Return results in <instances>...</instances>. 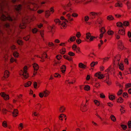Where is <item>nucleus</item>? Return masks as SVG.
<instances>
[{"label":"nucleus","mask_w":131,"mask_h":131,"mask_svg":"<svg viewBox=\"0 0 131 131\" xmlns=\"http://www.w3.org/2000/svg\"><path fill=\"white\" fill-rule=\"evenodd\" d=\"M102 22V20L100 19H98L96 21V24L98 23L99 24H101Z\"/></svg>","instance_id":"obj_55"},{"label":"nucleus","mask_w":131,"mask_h":131,"mask_svg":"<svg viewBox=\"0 0 131 131\" xmlns=\"http://www.w3.org/2000/svg\"><path fill=\"white\" fill-rule=\"evenodd\" d=\"M61 56L60 55L58 54L56 56V58L58 60H59L61 59Z\"/></svg>","instance_id":"obj_62"},{"label":"nucleus","mask_w":131,"mask_h":131,"mask_svg":"<svg viewBox=\"0 0 131 131\" xmlns=\"http://www.w3.org/2000/svg\"><path fill=\"white\" fill-rule=\"evenodd\" d=\"M21 5L20 4L16 6L15 8L16 10L18 11L20 10L21 9Z\"/></svg>","instance_id":"obj_26"},{"label":"nucleus","mask_w":131,"mask_h":131,"mask_svg":"<svg viewBox=\"0 0 131 131\" xmlns=\"http://www.w3.org/2000/svg\"><path fill=\"white\" fill-rule=\"evenodd\" d=\"M30 22L29 18L28 16H26L22 20V23L19 25V27L21 29L25 28L27 24L29 23Z\"/></svg>","instance_id":"obj_6"},{"label":"nucleus","mask_w":131,"mask_h":131,"mask_svg":"<svg viewBox=\"0 0 131 131\" xmlns=\"http://www.w3.org/2000/svg\"><path fill=\"white\" fill-rule=\"evenodd\" d=\"M24 127L23 125V123H20L18 126V129L19 130H21Z\"/></svg>","instance_id":"obj_45"},{"label":"nucleus","mask_w":131,"mask_h":131,"mask_svg":"<svg viewBox=\"0 0 131 131\" xmlns=\"http://www.w3.org/2000/svg\"><path fill=\"white\" fill-rule=\"evenodd\" d=\"M84 90L86 91H88L90 90V87L88 85H85L84 87Z\"/></svg>","instance_id":"obj_32"},{"label":"nucleus","mask_w":131,"mask_h":131,"mask_svg":"<svg viewBox=\"0 0 131 131\" xmlns=\"http://www.w3.org/2000/svg\"><path fill=\"white\" fill-rule=\"evenodd\" d=\"M76 39V37L75 36H72L71 37L70 39L68 40V41L69 42H73Z\"/></svg>","instance_id":"obj_18"},{"label":"nucleus","mask_w":131,"mask_h":131,"mask_svg":"<svg viewBox=\"0 0 131 131\" xmlns=\"http://www.w3.org/2000/svg\"><path fill=\"white\" fill-rule=\"evenodd\" d=\"M66 116V115H64V114H61L60 117H59V119L60 120H63L62 118Z\"/></svg>","instance_id":"obj_61"},{"label":"nucleus","mask_w":131,"mask_h":131,"mask_svg":"<svg viewBox=\"0 0 131 131\" xmlns=\"http://www.w3.org/2000/svg\"><path fill=\"white\" fill-rule=\"evenodd\" d=\"M3 126L5 127H6L7 126V124L6 122L5 121H4L2 123Z\"/></svg>","instance_id":"obj_57"},{"label":"nucleus","mask_w":131,"mask_h":131,"mask_svg":"<svg viewBox=\"0 0 131 131\" xmlns=\"http://www.w3.org/2000/svg\"><path fill=\"white\" fill-rule=\"evenodd\" d=\"M129 25V22L127 21H124L123 24V26L125 27L128 26Z\"/></svg>","instance_id":"obj_36"},{"label":"nucleus","mask_w":131,"mask_h":131,"mask_svg":"<svg viewBox=\"0 0 131 131\" xmlns=\"http://www.w3.org/2000/svg\"><path fill=\"white\" fill-rule=\"evenodd\" d=\"M60 19L62 20L61 21L59 19H56L54 20V22L56 24L60 25L61 28H66L67 26V23L68 22V21L67 19H65L63 16H61Z\"/></svg>","instance_id":"obj_2"},{"label":"nucleus","mask_w":131,"mask_h":131,"mask_svg":"<svg viewBox=\"0 0 131 131\" xmlns=\"http://www.w3.org/2000/svg\"><path fill=\"white\" fill-rule=\"evenodd\" d=\"M95 104L97 106H99L100 104V102L99 101L95 100L94 101Z\"/></svg>","instance_id":"obj_54"},{"label":"nucleus","mask_w":131,"mask_h":131,"mask_svg":"<svg viewBox=\"0 0 131 131\" xmlns=\"http://www.w3.org/2000/svg\"><path fill=\"white\" fill-rule=\"evenodd\" d=\"M78 14L76 13H73L71 14V16L74 17H77L78 16Z\"/></svg>","instance_id":"obj_53"},{"label":"nucleus","mask_w":131,"mask_h":131,"mask_svg":"<svg viewBox=\"0 0 131 131\" xmlns=\"http://www.w3.org/2000/svg\"><path fill=\"white\" fill-rule=\"evenodd\" d=\"M68 54L71 56H73L75 55V53L71 51H70L69 52Z\"/></svg>","instance_id":"obj_58"},{"label":"nucleus","mask_w":131,"mask_h":131,"mask_svg":"<svg viewBox=\"0 0 131 131\" xmlns=\"http://www.w3.org/2000/svg\"><path fill=\"white\" fill-rule=\"evenodd\" d=\"M100 32L101 33L104 34L105 32V30L104 27H102L100 29Z\"/></svg>","instance_id":"obj_48"},{"label":"nucleus","mask_w":131,"mask_h":131,"mask_svg":"<svg viewBox=\"0 0 131 131\" xmlns=\"http://www.w3.org/2000/svg\"><path fill=\"white\" fill-rule=\"evenodd\" d=\"M109 98L110 100H113L115 99V97L113 95H109Z\"/></svg>","instance_id":"obj_42"},{"label":"nucleus","mask_w":131,"mask_h":131,"mask_svg":"<svg viewBox=\"0 0 131 131\" xmlns=\"http://www.w3.org/2000/svg\"><path fill=\"white\" fill-rule=\"evenodd\" d=\"M121 126L122 129L124 130H125L127 128V126L125 125H122Z\"/></svg>","instance_id":"obj_63"},{"label":"nucleus","mask_w":131,"mask_h":131,"mask_svg":"<svg viewBox=\"0 0 131 131\" xmlns=\"http://www.w3.org/2000/svg\"><path fill=\"white\" fill-rule=\"evenodd\" d=\"M48 46L49 47H51V49H53V47L54 46V44L51 42H48Z\"/></svg>","instance_id":"obj_37"},{"label":"nucleus","mask_w":131,"mask_h":131,"mask_svg":"<svg viewBox=\"0 0 131 131\" xmlns=\"http://www.w3.org/2000/svg\"><path fill=\"white\" fill-rule=\"evenodd\" d=\"M41 105L40 104H38L36 105V108L37 109H40L41 107Z\"/></svg>","instance_id":"obj_59"},{"label":"nucleus","mask_w":131,"mask_h":131,"mask_svg":"<svg viewBox=\"0 0 131 131\" xmlns=\"http://www.w3.org/2000/svg\"><path fill=\"white\" fill-rule=\"evenodd\" d=\"M98 62L97 61L94 62V61L92 62L91 63V67H93L95 65H97V64Z\"/></svg>","instance_id":"obj_41"},{"label":"nucleus","mask_w":131,"mask_h":131,"mask_svg":"<svg viewBox=\"0 0 131 131\" xmlns=\"http://www.w3.org/2000/svg\"><path fill=\"white\" fill-rule=\"evenodd\" d=\"M19 53L17 51H14L13 53V56L15 58H18L19 56Z\"/></svg>","instance_id":"obj_39"},{"label":"nucleus","mask_w":131,"mask_h":131,"mask_svg":"<svg viewBox=\"0 0 131 131\" xmlns=\"http://www.w3.org/2000/svg\"><path fill=\"white\" fill-rule=\"evenodd\" d=\"M119 69L121 70H123L124 69V66L123 64L120 63L119 65Z\"/></svg>","instance_id":"obj_40"},{"label":"nucleus","mask_w":131,"mask_h":131,"mask_svg":"<svg viewBox=\"0 0 131 131\" xmlns=\"http://www.w3.org/2000/svg\"><path fill=\"white\" fill-rule=\"evenodd\" d=\"M5 28H6V29L7 32V33L8 34H10V31L12 32L11 28L9 24L8 23H6L5 24L4 26Z\"/></svg>","instance_id":"obj_11"},{"label":"nucleus","mask_w":131,"mask_h":131,"mask_svg":"<svg viewBox=\"0 0 131 131\" xmlns=\"http://www.w3.org/2000/svg\"><path fill=\"white\" fill-rule=\"evenodd\" d=\"M107 19L109 21L113 20H114L113 17L112 15H109L107 17Z\"/></svg>","instance_id":"obj_25"},{"label":"nucleus","mask_w":131,"mask_h":131,"mask_svg":"<svg viewBox=\"0 0 131 131\" xmlns=\"http://www.w3.org/2000/svg\"><path fill=\"white\" fill-rule=\"evenodd\" d=\"M1 95L5 100H7L9 99V96L5 94L4 92H2L0 94Z\"/></svg>","instance_id":"obj_13"},{"label":"nucleus","mask_w":131,"mask_h":131,"mask_svg":"<svg viewBox=\"0 0 131 131\" xmlns=\"http://www.w3.org/2000/svg\"><path fill=\"white\" fill-rule=\"evenodd\" d=\"M54 76L55 77L60 78L61 76L60 74L58 73H56L54 74Z\"/></svg>","instance_id":"obj_60"},{"label":"nucleus","mask_w":131,"mask_h":131,"mask_svg":"<svg viewBox=\"0 0 131 131\" xmlns=\"http://www.w3.org/2000/svg\"><path fill=\"white\" fill-rule=\"evenodd\" d=\"M107 34L109 35H112L114 34V32L113 31L110 30L108 31Z\"/></svg>","instance_id":"obj_43"},{"label":"nucleus","mask_w":131,"mask_h":131,"mask_svg":"<svg viewBox=\"0 0 131 131\" xmlns=\"http://www.w3.org/2000/svg\"><path fill=\"white\" fill-rule=\"evenodd\" d=\"M123 102V100L121 97H119L117 100V102L121 103Z\"/></svg>","instance_id":"obj_47"},{"label":"nucleus","mask_w":131,"mask_h":131,"mask_svg":"<svg viewBox=\"0 0 131 131\" xmlns=\"http://www.w3.org/2000/svg\"><path fill=\"white\" fill-rule=\"evenodd\" d=\"M120 58L121 56L120 55H117L115 56L114 60V64L118 65Z\"/></svg>","instance_id":"obj_9"},{"label":"nucleus","mask_w":131,"mask_h":131,"mask_svg":"<svg viewBox=\"0 0 131 131\" xmlns=\"http://www.w3.org/2000/svg\"><path fill=\"white\" fill-rule=\"evenodd\" d=\"M66 70V67L65 66L63 65L61 68V71L63 73H64Z\"/></svg>","instance_id":"obj_33"},{"label":"nucleus","mask_w":131,"mask_h":131,"mask_svg":"<svg viewBox=\"0 0 131 131\" xmlns=\"http://www.w3.org/2000/svg\"><path fill=\"white\" fill-rule=\"evenodd\" d=\"M118 33L121 35H124L125 34V30L122 29H120L118 31Z\"/></svg>","instance_id":"obj_19"},{"label":"nucleus","mask_w":131,"mask_h":131,"mask_svg":"<svg viewBox=\"0 0 131 131\" xmlns=\"http://www.w3.org/2000/svg\"><path fill=\"white\" fill-rule=\"evenodd\" d=\"M9 76V71L7 70L5 71L4 77L5 78H8Z\"/></svg>","instance_id":"obj_24"},{"label":"nucleus","mask_w":131,"mask_h":131,"mask_svg":"<svg viewBox=\"0 0 131 131\" xmlns=\"http://www.w3.org/2000/svg\"><path fill=\"white\" fill-rule=\"evenodd\" d=\"M89 19V17L88 16H85L84 17V20L86 24L89 25L90 23L88 21Z\"/></svg>","instance_id":"obj_21"},{"label":"nucleus","mask_w":131,"mask_h":131,"mask_svg":"<svg viewBox=\"0 0 131 131\" xmlns=\"http://www.w3.org/2000/svg\"><path fill=\"white\" fill-rule=\"evenodd\" d=\"M72 4L70 3V1L69 3L65 5L63 4L62 5L63 8L65 11L63 12L62 14L63 15L66 14L67 12L72 13L74 11L71 7Z\"/></svg>","instance_id":"obj_4"},{"label":"nucleus","mask_w":131,"mask_h":131,"mask_svg":"<svg viewBox=\"0 0 131 131\" xmlns=\"http://www.w3.org/2000/svg\"><path fill=\"white\" fill-rule=\"evenodd\" d=\"M98 13L95 12H91V19H93L95 18Z\"/></svg>","instance_id":"obj_17"},{"label":"nucleus","mask_w":131,"mask_h":131,"mask_svg":"<svg viewBox=\"0 0 131 131\" xmlns=\"http://www.w3.org/2000/svg\"><path fill=\"white\" fill-rule=\"evenodd\" d=\"M126 4L127 6V8L128 9H130L131 8V2L128 1Z\"/></svg>","instance_id":"obj_23"},{"label":"nucleus","mask_w":131,"mask_h":131,"mask_svg":"<svg viewBox=\"0 0 131 131\" xmlns=\"http://www.w3.org/2000/svg\"><path fill=\"white\" fill-rule=\"evenodd\" d=\"M38 30L36 28H34L32 30V31L33 33H36L38 31Z\"/></svg>","instance_id":"obj_64"},{"label":"nucleus","mask_w":131,"mask_h":131,"mask_svg":"<svg viewBox=\"0 0 131 131\" xmlns=\"http://www.w3.org/2000/svg\"><path fill=\"white\" fill-rule=\"evenodd\" d=\"M65 83H68L69 84H73L74 83L73 81H72L71 82L70 81V80L69 79H67L65 81Z\"/></svg>","instance_id":"obj_51"},{"label":"nucleus","mask_w":131,"mask_h":131,"mask_svg":"<svg viewBox=\"0 0 131 131\" xmlns=\"http://www.w3.org/2000/svg\"><path fill=\"white\" fill-rule=\"evenodd\" d=\"M88 101L87 99L86 100V103L85 104L82 102L80 105V110L82 112H85L88 109L87 105L88 103L87 102Z\"/></svg>","instance_id":"obj_8"},{"label":"nucleus","mask_w":131,"mask_h":131,"mask_svg":"<svg viewBox=\"0 0 131 131\" xmlns=\"http://www.w3.org/2000/svg\"><path fill=\"white\" fill-rule=\"evenodd\" d=\"M118 48L121 50H122L124 48V46L121 41H119L118 43Z\"/></svg>","instance_id":"obj_14"},{"label":"nucleus","mask_w":131,"mask_h":131,"mask_svg":"<svg viewBox=\"0 0 131 131\" xmlns=\"http://www.w3.org/2000/svg\"><path fill=\"white\" fill-rule=\"evenodd\" d=\"M8 4V2L6 0H0V14L2 15L1 18L3 21L7 20L11 21L15 19L11 18L6 12L3 10L4 7L7 6Z\"/></svg>","instance_id":"obj_1"},{"label":"nucleus","mask_w":131,"mask_h":131,"mask_svg":"<svg viewBox=\"0 0 131 131\" xmlns=\"http://www.w3.org/2000/svg\"><path fill=\"white\" fill-rule=\"evenodd\" d=\"M90 38V33L89 32H87L86 34V37L85 41H86L89 42V39Z\"/></svg>","instance_id":"obj_28"},{"label":"nucleus","mask_w":131,"mask_h":131,"mask_svg":"<svg viewBox=\"0 0 131 131\" xmlns=\"http://www.w3.org/2000/svg\"><path fill=\"white\" fill-rule=\"evenodd\" d=\"M117 2L115 3L114 5V6L115 7H122L123 6V4L120 2L121 1L119 0H116Z\"/></svg>","instance_id":"obj_12"},{"label":"nucleus","mask_w":131,"mask_h":131,"mask_svg":"<svg viewBox=\"0 0 131 131\" xmlns=\"http://www.w3.org/2000/svg\"><path fill=\"white\" fill-rule=\"evenodd\" d=\"M33 66L34 70H37L38 69L39 67L38 65L37 64L34 63L33 64Z\"/></svg>","instance_id":"obj_27"},{"label":"nucleus","mask_w":131,"mask_h":131,"mask_svg":"<svg viewBox=\"0 0 131 131\" xmlns=\"http://www.w3.org/2000/svg\"><path fill=\"white\" fill-rule=\"evenodd\" d=\"M47 55L46 53L45 52L43 53V54L42 55V56L41 57H40V56H39V55H35V57H39L40 58H41L42 59V60H41L42 62H43L44 61V59H43V58L45 57V58H46L47 57Z\"/></svg>","instance_id":"obj_16"},{"label":"nucleus","mask_w":131,"mask_h":131,"mask_svg":"<svg viewBox=\"0 0 131 131\" xmlns=\"http://www.w3.org/2000/svg\"><path fill=\"white\" fill-rule=\"evenodd\" d=\"M111 120L113 122H115L116 121V118L115 116L113 115H111Z\"/></svg>","instance_id":"obj_44"},{"label":"nucleus","mask_w":131,"mask_h":131,"mask_svg":"<svg viewBox=\"0 0 131 131\" xmlns=\"http://www.w3.org/2000/svg\"><path fill=\"white\" fill-rule=\"evenodd\" d=\"M79 67L80 68L84 69L85 68L86 66L82 63L81 62L79 63Z\"/></svg>","instance_id":"obj_31"},{"label":"nucleus","mask_w":131,"mask_h":131,"mask_svg":"<svg viewBox=\"0 0 131 131\" xmlns=\"http://www.w3.org/2000/svg\"><path fill=\"white\" fill-rule=\"evenodd\" d=\"M45 17L47 18H48L50 15V12L49 10H46L45 11Z\"/></svg>","instance_id":"obj_22"},{"label":"nucleus","mask_w":131,"mask_h":131,"mask_svg":"<svg viewBox=\"0 0 131 131\" xmlns=\"http://www.w3.org/2000/svg\"><path fill=\"white\" fill-rule=\"evenodd\" d=\"M18 111L17 109H15L14 110L12 113L14 117H16L17 116Z\"/></svg>","instance_id":"obj_20"},{"label":"nucleus","mask_w":131,"mask_h":131,"mask_svg":"<svg viewBox=\"0 0 131 131\" xmlns=\"http://www.w3.org/2000/svg\"><path fill=\"white\" fill-rule=\"evenodd\" d=\"M31 4L30 0H27L25 1L23 3V5L25 7H26L28 9L31 11H35L38 8V5L36 4L32 3V4L33 6V8H31L30 7V5Z\"/></svg>","instance_id":"obj_3"},{"label":"nucleus","mask_w":131,"mask_h":131,"mask_svg":"<svg viewBox=\"0 0 131 131\" xmlns=\"http://www.w3.org/2000/svg\"><path fill=\"white\" fill-rule=\"evenodd\" d=\"M66 17L68 20L70 21H72L74 20L71 15L70 13H68L66 15Z\"/></svg>","instance_id":"obj_15"},{"label":"nucleus","mask_w":131,"mask_h":131,"mask_svg":"<svg viewBox=\"0 0 131 131\" xmlns=\"http://www.w3.org/2000/svg\"><path fill=\"white\" fill-rule=\"evenodd\" d=\"M121 108L120 109V111L122 113H124L125 112L124 107L123 106H121Z\"/></svg>","instance_id":"obj_52"},{"label":"nucleus","mask_w":131,"mask_h":131,"mask_svg":"<svg viewBox=\"0 0 131 131\" xmlns=\"http://www.w3.org/2000/svg\"><path fill=\"white\" fill-rule=\"evenodd\" d=\"M27 67L25 66L23 68V70H21L19 72V74L22 76L21 77L23 79H26L28 77V73L27 72Z\"/></svg>","instance_id":"obj_5"},{"label":"nucleus","mask_w":131,"mask_h":131,"mask_svg":"<svg viewBox=\"0 0 131 131\" xmlns=\"http://www.w3.org/2000/svg\"><path fill=\"white\" fill-rule=\"evenodd\" d=\"M65 109V108L64 106H61L59 108V111L60 112H63L64 111Z\"/></svg>","instance_id":"obj_35"},{"label":"nucleus","mask_w":131,"mask_h":131,"mask_svg":"<svg viewBox=\"0 0 131 131\" xmlns=\"http://www.w3.org/2000/svg\"><path fill=\"white\" fill-rule=\"evenodd\" d=\"M50 93V92L47 89H45L42 92L39 93V95L41 98H42L43 96L46 97L48 96Z\"/></svg>","instance_id":"obj_7"},{"label":"nucleus","mask_w":131,"mask_h":131,"mask_svg":"<svg viewBox=\"0 0 131 131\" xmlns=\"http://www.w3.org/2000/svg\"><path fill=\"white\" fill-rule=\"evenodd\" d=\"M31 83V82L29 81L24 84V86L25 87H28L30 86Z\"/></svg>","instance_id":"obj_38"},{"label":"nucleus","mask_w":131,"mask_h":131,"mask_svg":"<svg viewBox=\"0 0 131 131\" xmlns=\"http://www.w3.org/2000/svg\"><path fill=\"white\" fill-rule=\"evenodd\" d=\"M116 26L118 27H121L123 26V24L121 22H118L117 23Z\"/></svg>","instance_id":"obj_50"},{"label":"nucleus","mask_w":131,"mask_h":131,"mask_svg":"<svg viewBox=\"0 0 131 131\" xmlns=\"http://www.w3.org/2000/svg\"><path fill=\"white\" fill-rule=\"evenodd\" d=\"M30 37V35H28L26 36V37H24L23 38V39L24 40H25L26 41H27L28 40Z\"/></svg>","instance_id":"obj_56"},{"label":"nucleus","mask_w":131,"mask_h":131,"mask_svg":"<svg viewBox=\"0 0 131 131\" xmlns=\"http://www.w3.org/2000/svg\"><path fill=\"white\" fill-rule=\"evenodd\" d=\"M110 58V57H107L103 58L102 60L103 62H107L109 60Z\"/></svg>","instance_id":"obj_46"},{"label":"nucleus","mask_w":131,"mask_h":131,"mask_svg":"<svg viewBox=\"0 0 131 131\" xmlns=\"http://www.w3.org/2000/svg\"><path fill=\"white\" fill-rule=\"evenodd\" d=\"M94 76L97 78L99 79H102L105 76L100 72H98L95 73Z\"/></svg>","instance_id":"obj_10"},{"label":"nucleus","mask_w":131,"mask_h":131,"mask_svg":"<svg viewBox=\"0 0 131 131\" xmlns=\"http://www.w3.org/2000/svg\"><path fill=\"white\" fill-rule=\"evenodd\" d=\"M78 47L75 44L73 45L72 47V49L74 51H75L77 49Z\"/></svg>","instance_id":"obj_49"},{"label":"nucleus","mask_w":131,"mask_h":131,"mask_svg":"<svg viewBox=\"0 0 131 131\" xmlns=\"http://www.w3.org/2000/svg\"><path fill=\"white\" fill-rule=\"evenodd\" d=\"M70 1V3L71 2L73 1L74 2V4H75L76 3H80L82 2V0H70L69 2Z\"/></svg>","instance_id":"obj_30"},{"label":"nucleus","mask_w":131,"mask_h":131,"mask_svg":"<svg viewBox=\"0 0 131 131\" xmlns=\"http://www.w3.org/2000/svg\"><path fill=\"white\" fill-rule=\"evenodd\" d=\"M10 62L11 63H13L14 62H15L16 63H18V62L16 59L14 58L13 57H12L10 59Z\"/></svg>","instance_id":"obj_29"},{"label":"nucleus","mask_w":131,"mask_h":131,"mask_svg":"<svg viewBox=\"0 0 131 131\" xmlns=\"http://www.w3.org/2000/svg\"><path fill=\"white\" fill-rule=\"evenodd\" d=\"M106 82L109 85H111V82L110 80H109L108 77H107L105 80Z\"/></svg>","instance_id":"obj_34"}]
</instances>
